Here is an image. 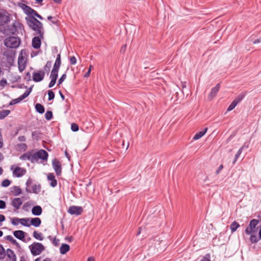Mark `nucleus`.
I'll return each mask as SVG.
<instances>
[{"instance_id": "f257e3e1", "label": "nucleus", "mask_w": 261, "mask_h": 261, "mask_svg": "<svg viewBox=\"0 0 261 261\" xmlns=\"http://www.w3.org/2000/svg\"><path fill=\"white\" fill-rule=\"evenodd\" d=\"M26 20L29 27L36 32V34L43 37V24L41 22L33 16L26 18Z\"/></svg>"}, {"instance_id": "f03ea898", "label": "nucleus", "mask_w": 261, "mask_h": 261, "mask_svg": "<svg viewBox=\"0 0 261 261\" xmlns=\"http://www.w3.org/2000/svg\"><path fill=\"white\" fill-rule=\"evenodd\" d=\"M4 44L9 48H16L20 44V40L18 38L15 37H8L5 40Z\"/></svg>"}, {"instance_id": "7ed1b4c3", "label": "nucleus", "mask_w": 261, "mask_h": 261, "mask_svg": "<svg viewBox=\"0 0 261 261\" xmlns=\"http://www.w3.org/2000/svg\"><path fill=\"white\" fill-rule=\"evenodd\" d=\"M30 250L33 255H38L45 250V247L40 243L34 242L30 246Z\"/></svg>"}, {"instance_id": "20e7f679", "label": "nucleus", "mask_w": 261, "mask_h": 261, "mask_svg": "<svg viewBox=\"0 0 261 261\" xmlns=\"http://www.w3.org/2000/svg\"><path fill=\"white\" fill-rule=\"evenodd\" d=\"M32 183V180L30 178H29L26 182V186L27 187L25 189L26 192H27L28 193L33 192L35 194H38L40 192V189H41L40 185H37L36 184L33 185L32 186V190H31L30 189H29L28 188L31 186Z\"/></svg>"}, {"instance_id": "39448f33", "label": "nucleus", "mask_w": 261, "mask_h": 261, "mask_svg": "<svg viewBox=\"0 0 261 261\" xmlns=\"http://www.w3.org/2000/svg\"><path fill=\"white\" fill-rule=\"evenodd\" d=\"M14 166H11L10 169L13 170V175L14 176L20 177L24 175L26 173V170L23 168L16 167L14 168Z\"/></svg>"}, {"instance_id": "423d86ee", "label": "nucleus", "mask_w": 261, "mask_h": 261, "mask_svg": "<svg viewBox=\"0 0 261 261\" xmlns=\"http://www.w3.org/2000/svg\"><path fill=\"white\" fill-rule=\"evenodd\" d=\"M259 220L256 219L251 220L249 224V226L247 227L245 229V233L247 234H251L254 232V229L258 224Z\"/></svg>"}, {"instance_id": "0eeeda50", "label": "nucleus", "mask_w": 261, "mask_h": 261, "mask_svg": "<svg viewBox=\"0 0 261 261\" xmlns=\"http://www.w3.org/2000/svg\"><path fill=\"white\" fill-rule=\"evenodd\" d=\"M67 212L71 215L79 216L83 212V208L82 206L73 205L69 207Z\"/></svg>"}, {"instance_id": "6e6552de", "label": "nucleus", "mask_w": 261, "mask_h": 261, "mask_svg": "<svg viewBox=\"0 0 261 261\" xmlns=\"http://www.w3.org/2000/svg\"><path fill=\"white\" fill-rule=\"evenodd\" d=\"M45 74V71L42 70L35 71L33 73V80L35 82H39L44 79Z\"/></svg>"}, {"instance_id": "1a4fd4ad", "label": "nucleus", "mask_w": 261, "mask_h": 261, "mask_svg": "<svg viewBox=\"0 0 261 261\" xmlns=\"http://www.w3.org/2000/svg\"><path fill=\"white\" fill-rule=\"evenodd\" d=\"M52 165L56 175L57 176H60L62 173V168L60 162L55 158L52 161Z\"/></svg>"}, {"instance_id": "9d476101", "label": "nucleus", "mask_w": 261, "mask_h": 261, "mask_svg": "<svg viewBox=\"0 0 261 261\" xmlns=\"http://www.w3.org/2000/svg\"><path fill=\"white\" fill-rule=\"evenodd\" d=\"M34 154L35 157V161H37L39 159L43 160H47L48 155V153L43 149H40Z\"/></svg>"}, {"instance_id": "9b49d317", "label": "nucleus", "mask_w": 261, "mask_h": 261, "mask_svg": "<svg viewBox=\"0 0 261 261\" xmlns=\"http://www.w3.org/2000/svg\"><path fill=\"white\" fill-rule=\"evenodd\" d=\"M20 159L21 160H29L32 163H34L35 162V157L34 154H32L31 152L28 151L20 155Z\"/></svg>"}, {"instance_id": "f8f14e48", "label": "nucleus", "mask_w": 261, "mask_h": 261, "mask_svg": "<svg viewBox=\"0 0 261 261\" xmlns=\"http://www.w3.org/2000/svg\"><path fill=\"white\" fill-rule=\"evenodd\" d=\"M43 38V37H41L38 35V36L34 37L32 39V45L33 48L35 49H38L40 47L41 44V39Z\"/></svg>"}, {"instance_id": "ddd939ff", "label": "nucleus", "mask_w": 261, "mask_h": 261, "mask_svg": "<svg viewBox=\"0 0 261 261\" xmlns=\"http://www.w3.org/2000/svg\"><path fill=\"white\" fill-rule=\"evenodd\" d=\"M10 21V17L4 11H0V26L7 23Z\"/></svg>"}, {"instance_id": "4468645a", "label": "nucleus", "mask_w": 261, "mask_h": 261, "mask_svg": "<svg viewBox=\"0 0 261 261\" xmlns=\"http://www.w3.org/2000/svg\"><path fill=\"white\" fill-rule=\"evenodd\" d=\"M17 31L15 23L12 25H8L5 29V32L7 35H14Z\"/></svg>"}, {"instance_id": "2eb2a0df", "label": "nucleus", "mask_w": 261, "mask_h": 261, "mask_svg": "<svg viewBox=\"0 0 261 261\" xmlns=\"http://www.w3.org/2000/svg\"><path fill=\"white\" fill-rule=\"evenodd\" d=\"M26 60L25 58L21 56H19L18 60V69L20 72H22L25 68Z\"/></svg>"}, {"instance_id": "dca6fc26", "label": "nucleus", "mask_w": 261, "mask_h": 261, "mask_svg": "<svg viewBox=\"0 0 261 261\" xmlns=\"http://www.w3.org/2000/svg\"><path fill=\"white\" fill-rule=\"evenodd\" d=\"M22 200L20 198H14L12 200L11 204L16 210H18L22 204Z\"/></svg>"}, {"instance_id": "f3484780", "label": "nucleus", "mask_w": 261, "mask_h": 261, "mask_svg": "<svg viewBox=\"0 0 261 261\" xmlns=\"http://www.w3.org/2000/svg\"><path fill=\"white\" fill-rule=\"evenodd\" d=\"M220 88V84L219 83L217 84L215 87L213 88L208 95V99L211 100L215 97L219 91Z\"/></svg>"}, {"instance_id": "a211bd4d", "label": "nucleus", "mask_w": 261, "mask_h": 261, "mask_svg": "<svg viewBox=\"0 0 261 261\" xmlns=\"http://www.w3.org/2000/svg\"><path fill=\"white\" fill-rule=\"evenodd\" d=\"M47 179L50 180V185L52 187H55L57 185V180L55 178V175L53 173H49L47 175Z\"/></svg>"}, {"instance_id": "6ab92c4d", "label": "nucleus", "mask_w": 261, "mask_h": 261, "mask_svg": "<svg viewBox=\"0 0 261 261\" xmlns=\"http://www.w3.org/2000/svg\"><path fill=\"white\" fill-rule=\"evenodd\" d=\"M13 234L17 239L22 241L25 237V232L22 230H15L13 232Z\"/></svg>"}, {"instance_id": "aec40b11", "label": "nucleus", "mask_w": 261, "mask_h": 261, "mask_svg": "<svg viewBox=\"0 0 261 261\" xmlns=\"http://www.w3.org/2000/svg\"><path fill=\"white\" fill-rule=\"evenodd\" d=\"M7 255L10 260L16 261V256L14 252L10 249H7Z\"/></svg>"}, {"instance_id": "412c9836", "label": "nucleus", "mask_w": 261, "mask_h": 261, "mask_svg": "<svg viewBox=\"0 0 261 261\" xmlns=\"http://www.w3.org/2000/svg\"><path fill=\"white\" fill-rule=\"evenodd\" d=\"M42 212V208L39 205L34 206L32 209V213L35 216H40Z\"/></svg>"}, {"instance_id": "4be33fe9", "label": "nucleus", "mask_w": 261, "mask_h": 261, "mask_svg": "<svg viewBox=\"0 0 261 261\" xmlns=\"http://www.w3.org/2000/svg\"><path fill=\"white\" fill-rule=\"evenodd\" d=\"M21 192L22 190L18 186H13L11 188V193H12L14 196H18L20 195Z\"/></svg>"}, {"instance_id": "5701e85b", "label": "nucleus", "mask_w": 261, "mask_h": 261, "mask_svg": "<svg viewBox=\"0 0 261 261\" xmlns=\"http://www.w3.org/2000/svg\"><path fill=\"white\" fill-rule=\"evenodd\" d=\"M70 250V246L67 244H63L60 248V252L62 254H66Z\"/></svg>"}, {"instance_id": "b1692460", "label": "nucleus", "mask_w": 261, "mask_h": 261, "mask_svg": "<svg viewBox=\"0 0 261 261\" xmlns=\"http://www.w3.org/2000/svg\"><path fill=\"white\" fill-rule=\"evenodd\" d=\"M41 223V219L39 218L36 217L32 218L31 220V224L35 227H38Z\"/></svg>"}, {"instance_id": "393cba45", "label": "nucleus", "mask_w": 261, "mask_h": 261, "mask_svg": "<svg viewBox=\"0 0 261 261\" xmlns=\"http://www.w3.org/2000/svg\"><path fill=\"white\" fill-rule=\"evenodd\" d=\"M59 69L60 68L53 67V68L51 70L49 77L57 79L58 76V72H59Z\"/></svg>"}, {"instance_id": "a878e982", "label": "nucleus", "mask_w": 261, "mask_h": 261, "mask_svg": "<svg viewBox=\"0 0 261 261\" xmlns=\"http://www.w3.org/2000/svg\"><path fill=\"white\" fill-rule=\"evenodd\" d=\"M23 9L24 11V12L29 15H32L33 14V13L34 12V10L31 8L30 6H27L25 4H23Z\"/></svg>"}, {"instance_id": "bb28decb", "label": "nucleus", "mask_w": 261, "mask_h": 261, "mask_svg": "<svg viewBox=\"0 0 261 261\" xmlns=\"http://www.w3.org/2000/svg\"><path fill=\"white\" fill-rule=\"evenodd\" d=\"M207 128H205L203 130L197 133L193 137L194 140H198L201 138L206 132Z\"/></svg>"}, {"instance_id": "cd10ccee", "label": "nucleus", "mask_w": 261, "mask_h": 261, "mask_svg": "<svg viewBox=\"0 0 261 261\" xmlns=\"http://www.w3.org/2000/svg\"><path fill=\"white\" fill-rule=\"evenodd\" d=\"M35 107L36 111L40 114H43L45 111L44 107L40 103L36 104Z\"/></svg>"}, {"instance_id": "c85d7f7f", "label": "nucleus", "mask_w": 261, "mask_h": 261, "mask_svg": "<svg viewBox=\"0 0 261 261\" xmlns=\"http://www.w3.org/2000/svg\"><path fill=\"white\" fill-rule=\"evenodd\" d=\"M27 219L24 218H18L17 217H15L12 219L11 223L14 225H17L18 223H20L19 221H27Z\"/></svg>"}, {"instance_id": "c756f323", "label": "nucleus", "mask_w": 261, "mask_h": 261, "mask_svg": "<svg viewBox=\"0 0 261 261\" xmlns=\"http://www.w3.org/2000/svg\"><path fill=\"white\" fill-rule=\"evenodd\" d=\"M240 227V224L236 221H233L230 225V229L232 232L237 230L238 228Z\"/></svg>"}, {"instance_id": "7c9ffc66", "label": "nucleus", "mask_w": 261, "mask_h": 261, "mask_svg": "<svg viewBox=\"0 0 261 261\" xmlns=\"http://www.w3.org/2000/svg\"><path fill=\"white\" fill-rule=\"evenodd\" d=\"M51 66V62L50 61H48L46 65L43 67V71H45V73H47V74L49 73L50 71V67Z\"/></svg>"}, {"instance_id": "2f4dec72", "label": "nucleus", "mask_w": 261, "mask_h": 261, "mask_svg": "<svg viewBox=\"0 0 261 261\" xmlns=\"http://www.w3.org/2000/svg\"><path fill=\"white\" fill-rule=\"evenodd\" d=\"M10 113V111L8 110H2L0 111V120L3 119L6 117Z\"/></svg>"}, {"instance_id": "473e14b6", "label": "nucleus", "mask_w": 261, "mask_h": 261, "mask_svg": "<svg viewBox=\"0 0 261 261\" xmlns=\"http://www.w3.org/2000/svg\"><path fill=\"white\" fill-rule=\"evenodd\" d=\"M33 236L37 240L42 241L43 240L42 234L40 232H38L37 231H34L33 233Z\"/></svg>"}, {"instance_id": "72a5a7b5", "label": "nucleus", "mask_w": 261, "mask_h": 261, "mask_svg": "<svg viewBox=\"0 0 261 261\" xmlns=\"http://www.w3.org/2000/svg\"><path fill=\"white\" fill-rule=\"evenodd\" d=\"M250 237V241L252 243H256L261 239H259V237L258 238L255 234H251Z\"/></svg>"}, {"instance_id": "f704fd0d", "label": "nucleus", "mask_w": 261, "mask_h": 261, "mask_svg": "<svg viewBox=\"0 0 261 261\" xmlns=\"http://www.w3.org/2000/svg\"><path fill=\"white\" fill-rule=\"evenodd\" d=\"M245 96V93H241L239 94L234 100L233 101L238 105L240 102L242 101V100L244 98Z\"/></svg>"}, {"instance_id": "c9c22d12", "label": "nucleus", "mask_w": 261, "mask_h": 261, "mask_svg": "<svg viewBox=\"0 0 261 261\" xmlns=\"http://www.w3.org/2000/svg\"><path fill=\"white\" fill-rule=\"evenodd\" d=\"M6 256V252L3 246L0 244V259H3Z\"/></svg>"}, {"instance_id": "e433bc0d", "label": "nucleus", "mask_w": 261, "mask_h": 261, "mask_svg": "<svg viewBox=\"0 0 261 261\" xmlns=\"http://www.w3.org/2000/svg\"><path fill=\"white\" fill-rule=\"evenodd\" d=\"M244 148V146H242V147H241L239 150L238 151L237 153L236 154L235 156H234V160L233 161V164H234L237 161V160H238L239 156H240V155L241 154L242 152V150H243V149Z\"/></svg>"}, {"instance_id": "4c0bfd02", "label": "nucleus", "mask_w": 261, "mask_h": 261, "mask_svg": "<svg viewBox=\"0 0 261 261\" xmlns=\"http://www.w3.org/2000/svg\"><path fill=\"white\" fill-rule=\"evenodd\" d=\"M45 118L47 120H50L53 118V113L50 111H47L45 114Z\"/></svg>"}, {"instance_id": "58836bf2", "label": "nucleus", "mask_w": 261, "mask_h": 261, "mask_svg": "<svg viewBox=\"0 0 261 261\" xmlns=\"http://www.w3.org/2000/svg\"><path fill=\"white\" fill-rule=\"evenodd\" d=\"M11 181L8 179H4L1 183V186L4 187H7L11 184Z\"/></svg>"}, {"instance_id": "ea45409f", "label": "nucleus", "mask_w": 261, "mask_h": 261, "mask_svg": "<svg viewBox=\"0 0 261 261\" xmlns=\"http://www.w3.org/2000/svg\"><path fill=\"white\" fill-rule=\"evenodd\" d=\"M47 19L50 20L53 24L58 25V20L55 17L49 16L47 17Z\"/></svg>"}, {"instance_id": "a19ab883", "label": "nucleus", "mask_w": 261, "mask_h": 261, "mask_svg": "<svg viewBox=\"0 0 261 261\" xmlns=\"http://www.w3.org/2000/svg\"><path fill=\"white\" fill-rule=\"evenodd\" d=\"M237 104L233 100L230 105L228 106L227 111H230L232 110L236 106Z\"/></svg>"}, {"instance_id": "79ce46f5", "label": "nucleus", "mask_w": 261, "mask_h": 261, "mask_svg": "<svg viewBox=\"0 0 261 261\" xmlns=\"http://www.w3.org/2000/svg\"><path fill=\"white\" fill-rule=\"evenodd\" d=\"M48 100H53L55 97V94L51 90L48 91Z\"/></svg>"}, {"instance_id": "37998d69", "label": "nucleus", "mask_w": 261, "mask_h": 261, "mask_svg": "<svg viewBox=\"0 0 261 261\" xmlns=\"http://www.w3.org/2000/svg\"><path fill=\"white\" fill-rule=\"evenodd\" d=\"M71 129L73 132H77L79 130V127L77 124L73 123L71 124Z\"/></svg>"}, {"instance_id": "c03bdc74", "label": "nucleus", "mask_w": 261, "mask_h": 261, "mask_svg": "<svg viewBox=\"0 0 261 261\" xmlns=\"http://www.w3.org/2000/svg\"><path fill=\"white\" fill-rule=\"evenodd\" d=\"M66 78V74L65 73L62 74V75L61 76V77L59 79L58 81V85L59 86L60 84H61L64 80Z\"/></svg>"}, {"instance_id": "a18cd8bd", "label": "nucleus", "mask_w": 261, "mask_h": 261, "mask_svg": "<svg viewBox=\"0 0 261 261\" xmlns=\"http://www.w3.org/2000/svg\"><path fill=\"white\" fill-rule=\"evenodd\" d=\"M200 261H211V255L209 253L205 254Z\"/></svg>"}, {"instance_id": "49530a36", "label": "nucleus", "mask_w": 261, "mask_h": 261, "mask_svg": "<svg viewBox=\"0 0 261 261\" xmlns=\"http://www.w3.org/2000/svg\"><path fill=\"white\" fill-rule=\"evenodd\" d=\"M61 64V60L56 59L55 63L53 67L60 68Z\"/></svg>"}, {"instance_id": "de8ad7c7", "label": "nucleus", "mask_w": 261, "mask_h": 261, "mask_svg": "<svg viewBox=\"0 0 261 261\" xmlns=\"http://www.w3.org/2000/svg\"><path fill=\"white\" fill-rule=\"evenodd\" d=\"M21 100L20 99H19V98H16V99H14L13 100H12L10 103H9V105L10 106H12L13 105H15V104H16L19 102H20Z\"/></svg>"}, {"instance_id": "09e8293b", "label": "nucleus", "mask_w": 261, "mask_h": 261, "mask_svg": "<svg viewBox=\"0 0 261 261\" xmlns=\"http://www.w3.org/2000/svg\"><path fill=\"white\" fill-rule=\"evenodd\" d=\"M50 79L51 80L48 84V87L51 88L55 85V84L56 83L57 79H54V78H50Z\"/></svg>"}, {"instance_id": "8fccbe9b", "label": "nucleus", "mask_w": 261, "mask_h": 261, "mask_svg": "<svg viewBox=\"0 0 261 261\" xmlns=\"http://www.w3.org/2000/svg\"><path fill=\"white\" fill-rule=\"evenodd\" d=\"M59 241H60V240H59V239H57L56 238H53V239L52 243H53V244L54 246H55L57 247V246H58L59 245V244H59Z\"/></svg>"}, {"instance_id": "3c124183", "label": "nucleus", "mask_w": 261, "mask_h": 261, "mask_svg": "<svg viewBox=\"0 0 261 261\" xmlns=\"http://www.w3.org/2000/svg\"><path fill=\"white\" fill-rule=\"evenodd\" d=\"M24 79L27 81H30L31 80V75L30 72H27L24 76Z\"/></svg>"}, {"instance_id": "603ef678", "label": "nucleus", "mask_w": 261, "mask_h": 261, "mask_svg": "<svg viewBox=\"0 0 261 261\" xmlns=\"http://www.w3.org/2000/svg\"><path fill=\"white\" fill-rule=\"evenodd\" d=\"M31 16H33L34 17H35V16H36L37 17H38V18H39L40 19H41V20H42L43 19V18L40 15L38 14L37 12L35 10H34V12L33 13V14H32V15Z\"/></svg>"}, {"instance_id": "864d4df0", "label": "nucleus", "mask_w": 261, "mask_h": 261, "mask_svg": "<svg viewBox=\"0 0 261 261\" xmlns=\"http://www.w3.org/2000/svg\"><path fill=\"white\" fill-rule=\"evenodd\" d=\"M29 95V94H28V93L25 91L22 95L19 97V98L20 99V100L22 101L23 99L27 97Z\"/></svg>"}, {"instance_id": "5fc2aeb1", "label": "nucleus", "mask_w": 261, "mask_h": 261, "mask_svg": "<svg viewBox=\"0 0 261 261\" xmlns=\"http://www.w3.org/2000/svg\"><path fill=\"white\" fill-rule=\"evenodd\" d=\"M27 219V221H19V222L21 223L22 225H23L24 226L29 227L30 226V224H28V222L29 221V219L28 218H25Z\"/></svg>"}, {"instance_id": "6e6d98bb", "label": "nucleus", "mask_w": 261, "mask_h": 261, "mask_svg": "<svg viewBox=\"0 0 261 261\" xmlns=\"http://www.w3.org/2000/svg\"><path fill=\"white\" fill-rule=\"evenodd\" d=\"M76 62V59L75 57L72 56L70 58V63L71 65H74Z\"/></svg>"}, {"instance_id": "4d7b16f0", "label": "nucleus", "mask_w": 261, "mask_h": 261, "mask_svg": "<svg viewBox=\"0 0 261 261\" xmlns=\"http://www.w3.org/2000/svg\"><path fill=\"white\" fill-rule=\"evenodd\" d=\"M6 207V202L3 200H0V209H4Z\"/></svg>"}, {"instance_id": "13d9d810", "label": "nucleus", "mask_w": 261, "mask_h": 261, "mask_svg": "<svg viewBox=\"0 0 261 261\" xmlns=\"http://www.w3.org/2000/svg\"><path fill=\"white\" fill-rule=\"evenodd\" d=\"M7 84V81L5 79H2L0 81V85L1 86L4 87L6 84Z\"/></svg>"}, {"instance_id": "bf43d9fd", "label": "nucleus", "mask_w": 261, "mask_h": 261, "mask_svg": "<svg viewBox=\"0 0 261 261\" xmlns=\"http://www.w3.org/2000/svg\"><path fill=\"white\" fill-rule=\"evenodd\" d=\"M223 166L222 165L219 166L217 170L216 171V173L217 175L219 174L220 171L222 170Z\"/></svg>"}, {"instance_id": "052dcab7", "label": "nucleus", "mask_w": 261, "mask_h": 261, "mask_svg": "<svg viewBox=\"0 0 261 261\" xmlns=\"http://www.w3.org/2000/svg\"><path fill=\"white\" fill-rule=\"evenodd\" d=\"M18 140L19 142H25L26 138L24 136H21L18 138Z\"/></svg>"}, {"instance_id": "680f3d73", "label": "nucleus", "mask_w": 261, "mask_h": 261, "mask_svg": "<svg viewBox=\"0 0 261 261\" xmlns=\"http://www.w3.org/2000/svg\"><path fill=\"white\" fill-rule=\"evenodd\" d=\"M126 49V44H124L122 46L120 51L122 53H124Z\"/></svg>"}, {"instance_id": "e2e57ef3", "label": "nucleus", "mask_w": 261, "mask_h": 261, "mask_svg": "<svg viewBox=\"0 0 261 261\" xmlns=\"http://www.w3.org/2000/svg\"><path fill=\"white\" fill-rule=\"evenodd\" d=\"M13 237L11 235L7 236L5 237V239L10 242L13 239Z\"/></svg>"}, {"instance_id": "0e129e2a", "label": "nucleus", "mask_w": 261, "mask_h": 261, "mask_svg": "<svg viewBox=\"0 0 261 261\" xmlns=\"http://www.w3.org/2000/svg\"><path fill=\"white\" fill-rule=\"evenodd\" d=\"M5 219V216L3 215L0 214V223L4 222Z\"/></svg>"}, {"instance_id": "69168bd1", "label": "nucleus", "mask_w": 261, "mask_h": 261, "mask_svg": "<svg viewBox=\"0 0 261 261\" xmlns=\"http://www.w3.org/2000/svg\"><path fill=\"white\" fill-rule=\"evenodd\" d=\"M90 72H91L90 69H89L88 71L85 73L84 77H89L90 75Z\"/></svg>"}, {"instance_id": "338daca9", "label": "nucleus", "mask_w": 261, "mask_h": 261, "mask_svg": "<svg viewBox=\"0 0 261 261\" xmlns=\"http://www.w3.org/2000/svg\"><path fill=\"white\" fill-rule=\"evenodd\" d=\"M12 244H13V245H14L16 246L17 247H19V243L16 241V240H15L14 241V242H12Z\"/></svg>"}, {"instance_id": "774afa93", "label": "nucleus", "mask_w": 261, "mask_h": 261, "mask_svg": "<svg viewBox=\"0 0 261 261\" xmlns=\"http://www.w3.org/2000/svg\"><path fill=\"white\" fill-rule=\"evenodd\" d=\"M38 134V133L36 131L33 132L32 133V136L33 138H35V136Z\"/></svg>"}]
</instances>
